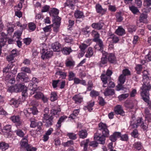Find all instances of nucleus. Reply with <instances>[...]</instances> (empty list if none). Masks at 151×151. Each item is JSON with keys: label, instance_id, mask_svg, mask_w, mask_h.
Listing matches in <instances>:
<instances>
[{"label": "nucleus", "instance_id": "obj_6", "mask_svg": "<svg viewBox=\"0 0 151 151\" xmlns=\"http://www.w3.org/2000/svg\"><path fill=\"white\" fill-rule=\"evenodd\" d=\"M149 91L142 92L141 96L142 99L147 104V106L148 108L151 109V100H150L149 99Z\"/></svg>", "mask_w": 151, "mask_h": 151}, {"label": "nucleus", "instance_id": "obj_46", "mask_svg": "<svg viewBox=\"0 0 151 151\" xmlns=\"http://www.w3.org/2000/svg\"><path fill=\"white\" fill-rule=\"evenodd\" d=\"M79 113V111L78 109H76L74 110L73 114H71L69 118H71L72 119H74L75 117L78 115Z\"/></svg>", "mask_w": 151, "mask_h": 151}, {"label": "nucleus", "instance_id": "obj_15", "mask_svg": "<svg viewBox=\"0 0 151 151\" xmlns=\"http://www.w3.org/2000/svg\"><path fill=\"white\" fill-rule=\"evenodd\" d=\"M104 23L100 21L97 23H93L91 25V27L95 29L100 30L102 29Z\"/></svg>", "mask_w": 151, "mask_h": 151}, {"label": "nucleus", "instance_id": "obj_38", "mask_svg": "<svg viewBox=\"0 0 151 151\" xmlns=\"http://www.w3.org/2000/svg\"><path fill=\"white\" fill-rule=\"evenodd\" d=\"M94 105V102L89 103L87 106H85L83 109L86 110L88 109L89 111H91L93 109L92 107Z\"/></svg>", "mask_w": 151, "mask_h": 151}, {"label": "nucleus", "instance_id": "obj_40", "mask_svg": "<svg viewBox=\"0 0 151 151\" xmlns=\"http://www.w3.org/2000/svg\"><path fill=\"white\" fill-rule=\"evenodd\" d=\"M142 144L140 142H136L134 144V148L138 150H140L142 148Z\"/></svg>", "mask_w": 151, "mask_h": 151}, {"label": "nucleus", "instance_id": "obj_9", "mask_svg": "<svg viewBox=\"0 0 151 151\" xmlns=\"http://www.w3.org/2000/svg\"><path fill=\"white\" fill-rule=\"evenodd\" d=\"M25 100H23L22 97V99L19 98L18 99L13 98L12 99L9 101V103L11 105H13L15 107H17L19 105L22 104V102Z\"/></svg>", "mask_w": 151, "mask_h": 151}, {"label": "nucleus", "instance_id": "obj_52", "mask_svg": "<svg viewBox=\"0 0 151 151\" xmlns=\"http://www.w3.org/2000/svg\"><path fill=\"white\" fill-rule=\"evenodd\" d=\"M143 5L145 7H148L151 6V0H144Z\"/></svg>", "mask_w": 151, "mask_h": 151}, {"label": "nucleus", "instance_id": "obj_59", "mask_svg": "<svg viewBox=\"0 0 151 151\" xmlns=\"http://www.w3.org/2000/svg\"><path fill=\"white\" fill-rule=\"evenodd\" d=\"M128 31L129 32L132 33L135 32L136 30L135 26H130L129 27L128 29Z\"/></svg>", "mask_w": 151, "mask_h": 151}, {"label": "nucleus", "instance_id": "obj_5", "mask_svg": "<svg viewBox=\"0 0 151 151\" xmlns=\"http://www.w3.org/2000/svg\"><path fill=\"white\" fill-rule=\"evenodd\" d=\"M54 118L52 115H44L43 118V122L45 123V125L46 127H48L52 125L53 122V119Z\"/></svg>", "mask_w": 151, "mask_h": 151}, {"label": "nucleus", "instance_id": "obj_4", "mask_svg": "<svg viewBox=\"0 0 151 151\" xmlns=\"http://www.w3.org/2000/svg\"><path fill=\"white\" fill-rule=\"evenodd\" d=\"M149 79L148 76H143V85L142 89V92L149 91L151 88V86L149 84Z\"/></svg>", "mask_w": 151, "mask_h": 151}, {"label": "nucleus", "instance_id": "obj_33", "mask_svg": "<svg viewBox=\"0 0 151 151\" xmlns=\"http://www.w3.org/2000/svg\"><path fill=\"white\" fill-rule=\"evenodd\" d=\"M79 135L80 138L84 139L87 137L88 133L86 130H82L79 131Z\"/></svg>", "mask_w": 151, "mask_h": 151}, {"label": "nucleus", "instance_id": "obj_14", "mask_svg": "<svg viewBox=\"0 0 151 151\" xmlns=\"http://www.w3.org/2000/svg\"><path fill=\"white\" fill-rule=\"evenodd\" d=\"M114 111L115 113L117 115L120 114L122 116L125 115V112L121 105H117L114 108Z\"/></svg>", "mask_w": 151, "mask_h": 151}, {"label": "nucleus", "instance_id": "obj_48", "mask_svg": "<svg viewBox=\"0 0 151 151\" xmlns=\"http://www.w3.org/2000/svg\"><path fill=\"white\" fill-rule=\"evenodd\" d=\"M116 17L117 21L120 22L123 19V17H122L121 12H118L117 13L116 16Z\"/></svg>", "mask_w": 151, "mask_h": 151}, {"label": "nucleus", "instance_id": "obj_12", "mask_svg": "<svg viewBox=\"0 0 151 151\" xmlns=\"http://www.w3.org/2000/svg\"><path fill=\"white\" fill-rule=\"evenodd\" d=\"M10 119L13 123H16V126L17 127L20 126L22 124V122L19 116L14 115L10 117Z\"/></svg>", "mask_w": 151, "mask_h": 151}, {"label": "nucleus", "instance_id": "obj_51", "mask_svg": "<svg viewBox=\"0 0 151 151\" xmlns=\"http://www.w3.org/2000/svg\"><path fill=\"white\" fill-rule=\"evenodd\" d=\"M30 121L31 122L30 126L31 127L35 128L36 127L37 122H36L35 119H30Z\"/></svg>", "mask_w": 151, "mask_h": 151}, {"label": "nucleus", "instance_id": "obj_39", "mask_svg": "<svg viewBox=\"0 0 151 151\" xmlns=\"http://www.w3.org/2000/svg\"><path fill=\"white\" fill-rule=\"evenodd\" d=\"M57 93L54 91L51 92L50 94V99L52 101H54L57 99Z\"/></svg>", "mask_w": 151, "mask_h": 151}, {"label": "nucleus", "instance_id": "obj_56", "mask_svg": "<svg viewBox=\"0 0 151 151\" xmlns=\"http://www.w3.org/2000/svg\"><path fill=\"white\" fill-rule=\"evenodd\" d=\"M42 122H37V125L36 126L37 127L36 131L38 132H40L42 130Z\"/></svg>", "mask_w": 151, "mask_h": 151}, {"label": "nucleus", "instance_id": "obj_2", "mask_svg": "<svg viewBox=\"0 0 151 151\" xmlns=\"http://www.w3.org/2000/svg\"><path fill=\"white\" fill-rule=\"evenodd\" d=\"M15 92L22 91V96L23 100H25L26 97H27V88L24 85L20 83L15 85Z\"/></svg>", "mask_w": 151, "mask_h": 151}, {"label": "nucleus", "instance_id": "obj_30", "mask_svg": "<svg viewBox=\"0 0 151 151\" xmlns=\"http://www.w3.org/2000/svg\"><path fill=\"white\" fill-rule=\"evenodd\" d=\"M116 33L120 36H122L125 34L124 29L121 27H119L116 30Z\"/></svg>", "mask_w": 151, "mask_h": 151}, {"label": "nucleus", "instance_id": "obj_16", "mask_svg": "<svg viewBox=\"0 0 151 151\" xmlns=\"http://www.w3.org/2000/svg\"><path fill=\"white\" fill-rule=\"evenodd\" d=\"M96 9L97 13L100 14L102 15L104 14L106 11V9H103L101 5L97 4L96 6Z\"/></svg>", "mask_w": 151, "mask_h": 151}, {"label": "nucleus", "instance_id": "obj_29", "mask_svg": "<svg viewBox=\"0 0 151 151\" xmlns=\"http://www.w3.org/2000/svg\"><path fill=\"white\" fill-rule=\"evenodd\" d=\"M74 16L76 18L79 19L83 18L85 17L83 13L79 10H77L75 12Z\"/></svg>", "mask_w": 151, "mask_h": 151}, {"label": "nucleus", "instance_id": "obj_36", "mask_svg": "<svg viewBox=\"0 0 151 151\" xmlns=\"http://www.w3.org/2000/svg\"><path fill=\"white\" fill-rule=\"evenodd\" d=\"M67 118V117L65 116H61L58 120L57 122V124L56 125V127L58 128H59L60 127L61 125V124L62 122H63L64 120Z\"/></svg>", "mask_w": 151, "mask_h": 151}, {"label": "nucleus", "instance_id": "obj_62", "mask_svg": "<svg viewBox=\"0 0 151 151\" xmlns=\"http://www.w3.org/2000/svg\"><path fill=\"white\" fill-rule=\"evenodd\" d=\"M99 104L102 106H104L106 103L104 101V99L101 97H99Z\"/></svg>", "mask_w": 151, "mask_h": 151}, {"label": "nucleus", "instance_id": "obj_31", "mask_svg": "<svg viewBox=\"0 0 151 151\" xmlns=\"http://www.w3.org/2000/svg\"><path fill=\"white\" fill-rule=\"evenodd\" d=\"M9 147V144L4 142H0V149L2 151H5Z\"/></svg>", "mask_w": 151, "mask_h": 151}, {"label": "nucleus", "instance_id": "obj_13", "mask_svg": "<svg viewBox=\"0 0 151 151\" xmlns=\"http://www.w3.org/2000/svg\"><path fill=\"white\" fill-rule=\"evenodd\" d=\"M38 111L37 108L35 106H33L32 108H29L27 110L24 111V112L26 114L27 116L32 114L33 115H35L37 113Z\"/></svg>", "mask_w": 151, "mask_h": 151}, {"label": "nucleus", "instance_id": "obj_21", "mask_svg": "<svg viewBox=\"0 0 151 151\" xmlns=\"http://www.w3.org/2000/svg\"><path fill=\"white\" fill-rule=\"evenodd\" d=\"M103 56L101 59V63L103 64L107 63L108 60V53L105 51H103L102 52Z\"/></svg>", "mask_w": 151, "mask_h": 151}, {"label": "nucleus", "instance_id": "obj_19", "mask_svg": "<svg viewBox=\"0 0 151 151\" xmlns=\"http://www.w3.org/2000/svg\"><path fill=\"white\" fill-rule=\"evenodd\" d=\"M53 52L52 51H47L46 52L44 51L42 53L41 58L43 59L45 58H49L52 57V55Z\"/></svg>", "mask_w": 151, "mask_h": 151}, {"label": "nucleus", "instance_id": "obj_58", "mask_svg": "<svg viewBox=\"0 0 151 151\" xmlns=\"http://www.w3.org/2000/svg\"><path fill=\"white\" fill-rule=\"evenodd\" d=\"M17 134L21 137H24V132L21 129H18L16 131Z\"/></svg>", "mask_w": 151, "mask_h": 151}, {"label": "nucleus", "instance_id": "obj_37", "mask_svg": "<svg viewBox=\"0 0 151 151\" xmlns=\"http://www.w3.org/2000/svg\"><path fill=\"white\" fill-rule=\"evenodd\" d=\"M93 54V50L91 47H89L88 48L85 56L87 58H90Z\"/></svg>", "mask_w": 151, "mask_h": 151}, {"label": "nucleus", "instance_id": "obj_20", "mask_svg": "<svg viewBox=\"0 0 151 151\" xmlns=\"http://www.w3.org/2000/svg\"><path fill=\"white\" fill-rule=\"evenodd\" d=\"M101 79L104 84L107 83V81H110L111 79V77L108 76L105 74H102L100 76Z\"/></svg>", "mask_w": 151, "mask_h": 151}, {"label": "nucleus", "instance_id": "obj_1", "mask_svg": "<svg viewBox=\"0 0 151 151\" xmlns=\"http://www.w3.org/2000/svg\"><path fill=\"white\" fill-rule=\"evenodd\" d=\"M99 130L102 132V135L96 134L95 135L94 139L98 140L99 143L104 144L105 143V137H108L109 135V131L107 128L106 124L102 123H100L99 124Z\"/></svg>", "mask_w": 151, "mask_h": 151}, {"label": "nucleus", "instance_id": "obj_28", "mask_svg": "<svg viewBox=\"0 0 151 151\" xmlns=\"http://www.w3.org/2000/svg\"><path fill=\"white\" fill-rule=\"evenodd\" d=\"M147 15L146 14L142 13L139 17V21L140 22L146 23L147 22Z\"/></svg>", "mask_w": 151, "mask_h": 151}, {"label": "nucleus", "instance_id": "obj_44", "mask_svg": "<svg viewBox=\"0 0 151 151\" xmlns=\"http://www.w3.org/2000/svg\"><path fill=\"white\" fill-rule=\"evenodd\" d=\"M129 96L128 93L122 94L118 97L119 101H122L126 99Z\"/></svg>", "mask_w": 151, "mask_h": 151}, {"label": "nucleus", "instance_id": "obj_34", "mask_svg": "<svg viewBox=\"0 0 151 151\" xmlns=\"http://www.w3.org/2000/svg\"><path fill=\"white\" fill-rule=\"evenodd\" d=\"M66 6H68L72 9L74 6L73 1L70 0H67L64 4V7H65Z\"/></svg>", "mask_w": 151, "mask_h": 151}, {"label": "nucleus", "instance_id": "obj_55", "mask_svg": "<svg viewBox=\"0 0 151 151\" xmlns=\"http://www.w3.org/2000/svg\"><path fill=\"white\" fill-rule=\"evenodd\" d=\"M67 135L69 137L70 139H75L77 138L76 134L73 133H68Z\"/></svg>", "mask_w": 151, "mask_h": 151}, {"label": "nucleus", "instance_id": "obj_50", "mask_svg": "<svg viewBox=\"0 0 151 151\" xmlns=\"http://www.w3.org/2000/svg\"><path fill=\"white\" fill-rule=\"evenodd\" d=\"M21 70L24 72L31 73V71L29 68L23 67L21 68Z\"/></svg>", "mask_w": 151, "mask_h": 151}, {"label": "nucleus", "instance_id": "obj_22", "mask_svg": "<svg viewBox=\"0 0 151 151\" xmlns=\"http://www.w3.org/2000/svg\"><path fill=\"white\" fill-rule=\"evenodd\" d=\"M52 47L53 51H54L58 52L61 50L60 45L57 42L53 43L52 44Z\"/></svg>", "mask_w": 151, "mask_h": 151}, {"label": "nucleus", "instance_id": "obj_57", "mask_svg": "<svg viewBox=\"0 0 151 151\" xmlns=\"http://www.w3.org/2000/svg\"><path fill=\"white\" fill-rule=\"evenodd\" d=\"M52 25H49L43 28L44 31L45 32H48L51 31V28Z\"/></svg>", "mask_w": 151, "mask_h": 151}, {"label": "nucleus", "instance_id": "obj_49", "mask_svg": "<svg viewBox=\"0 0 151 151\" xmlns=\"http://www.w3.org/2000/svg\"><path fill=\"white\" fill-rule=\"evenodd\" d=\"M126 77L123 74L121 75L119 78V80L121 84H124L125 82Z\"/></svg>", "mask_w": 151, "mask_h": 151}, {"label": "nucleus", "instance_id": "obj_25", "mask_svg": "<svg viewBox=\"0 0 151 151\" xmlns=\"http://www.w3.org/2000/svg\"><path fill=\"white\" fill-rule=\"evenodd\" d=\"M72 99L75 101V103L77 104L81 103L83 100V98L79 95H75Z\"/></svg>", "mask_w": 151, "mask_h": 151}, {"label": "nucleus", "instance_id": "obj_17", "mask_svg": "<svg viewBox=\"0 0 151 151\" xmlns=\"http://www.w3.org/2000/svg\"><path fill=\"white\" fill-rule=\"evenodd\" d=\"M121 135V133L120 132H115L112 135L110 136L109 139L112 142H115L117 138L120 137Z\"/></svg>", "mask_w": 151, "mask_h": 151}, {"label": "nucleus", "instance_id": "obj_61", "mask_svg": "<svg viewBox=\"0 0 151 151\" xmlns=\"http://www.w3.org/2000/svg\"><path fill=\"white\" fill-rule=\"evenodd\" d=\"M88 46L86 44H83L79 46V48L82 52H85V50L87 47Z\"/></svg>", "mask_w": 151, "mask_h": 151}, {"label": "nucleus", "instance_id": "obj_11", "mask_svg": "<svg viewBox=\"0 0 151 151\" xmlns=\"http://www.w3.org/2000/svg\"><path fill=\"white\" fill-rule=\"evenodd\" d=\"M17 79L19 81H23L25 82L28 81V78L27 75L23 73H19L17 76Z\"/></svg>", "mask_w": 151, "mask_h": 151}, {"label": "nucleus", "instance_id": "obj_53", "mask_svg": "<svg viewBox=\"0 0 151 151\" xmlns=\"http://www.w3.org/2000/svg\"><path fill=\"white\" fill-rule=\"evenodd\" d=\"M29 27L31 31H33L35 29L36 25L34 23L31 22L29 24Z\"/></svg>", "mask_w": 151, "mask_h": 151}, {"label": "nucleus", "instance_id": "obj_41", "mask_svg": "<svg viewBox=\"0 0 151 151\" xmlns=\"http://www.w3.org/2000/svg\"><path fill=\"white\" fill-rule=\"evenodd\" d=\"M56 74L57 75L60 76V77L63 79H65L66 76V73L62 72L61 70H59L56 72Z\"/></svg>", "mask_w": 151, "mask_h": 151}, {"label": "nucleus", "instance_id": "obj_35", "mask_svg": "<svg viewBox=\"0 0 151 151\" xmlns=\"http://www.w3.org/2000/svg\"><path fill=\"white\" fill-rule=\"evenodd\" d=\"M59 13V10L57 9L53 8L50 11V15L53 17L58 16Z\"/></svg>", "mask_w": 151, "mask_h": 151}, {"label": "nucleus", "instance_id": "obj_27", "mask_svg": "<svg viewBox=\"0 0 151 151\" xmlns=\"http://www.w3.org/2000/svg\"><path fill=\"white\" fill-rule=\"evenodd\" d=\"M91 35L93 37V41H96L99 39L100 35L98 32L95 30H93L91 32Z\"/></svg>", "mask_w": 151, "mask_h": 151}, {"label": "nucleus", "instance_id": "obj_7", "mask_svg": "<svg viewBox=\"0 0 151 151\" xmlns=\"http://www.w3.org/2000/svg\"><path fill=\"white\" fill-rule=\"evenodd\" d=\"M15 65L12 62L8 64L6 67L4 68L3 72L7 73L10 71L13 73H16L17 72V68H15Z\"/></svg>", "mask_w": 151, "mask_h": 151}, {"label": "nucleus", "instance_id": "obj_42", "mask_svg": "<svg viewBox=\"0 0 151 151\" xmlns=\"http://www.w3.org/2000/svg\"><path fill=\"white\" fill-rule=\"evenodd\" d=\"M94 42L98 43V45L100 47V49H99V50L102 51L103 50V49L104 47V45L103 42L99 38L97 40V41Z\"/></svg>", "mask_w": 151, "mask_h": 151}, {"label": "nucleus", "instance_id": "obj_10", "mask_svg": "<svg viewBox=\"0 0 151 151\" xmlns=\"http://www.w3.org/2000/svg\"><path fill=\"white\" fill-rule=\"evenodd\" d=\"M31 89L32 91H33V93L32 92H31L30 93L32 95L35 93L34 96V97L36 99H40L43 97V94L39 91L40 89L39 87L37 88H32Z\"/></svg>", "mask_w": 151, "mask_h": 151}, {"label": "nucleus", "instance_id": "obj_47", "mask_svg": "<svg viewBox=\"0 0 151 151\" xmlns=\"http://www.w3.org/2000/svg\"><path fill=\"white\" fill-rule=\"evenodd\" d=\"M54 24L60 25L61 23V18L58 16L54 17Z\"/></svg>", "mask_w": 151, "mask_h": 151}, {"label": "nucleus", "instance_id": "obj_18", "mask_svg": "<svg viewBox=\"0 0 151 151\" xmlns=\"http://www.w3.org/2000/svg\"><path fill=\"white\" fill-rule=\"evenodd\" d=\"M108 60L111 63H115L116 60V57L113 53H108Z\"/></svg>", "mask_w": 151, "mask_h": 151}, {"label": "nucleus", "instance_id": "obj_3", "mask_svg": "<svg viewBox=\"0 0 151 151\" xmlns=\"http://www.w3.org/2000/svg\"><path fill=\"white\" fill-rule=\"evenodd\" d=\"M28 141L27 139V137H25L22 140L20 143L21 146L26 149L27 151H36L37 148L32 147L29 145L28 143Z\"/></svg>", "mask_w": 151, "mask_h": 151}, {"label": "nucleus", "instance_id": "obj_60", "mask_svg": "<svg viewBox=\"0 0 151 151\" xmlns=\"http://www.w3.org/2000/svg\"><path fill=\"white\" fill-rule=\"evenodd\" d=\"M90 95L92 97H96L99 95V93L98 91L93 90L91 92Z\"/></svg>", "mask_w": 151, "mask_h": 151}, {"label": "nucleus", "instance_id": "obj_54", "mask_svg": "<svg viewBox=\"0 0 151 151\" xmlns=\"http://www.w3.org/2000/svg\"><path fill=\"white\" fill-rule=\"evenodd\" d=\"M131 134L134 138H137L138 136V131L136 129H134L131 133Z\"/></svg>", "mask_w": 151, "mask_h": 151}, {"label": "nucleus", "instance_id": "obj_24", "mask_svg": "<svg viewBox=\"0 0 151 151\" xmlns=\"http://www.w3.org/2000/svg\"><path fill=\"white\" fill-rule=\"evenodd\" d=\"M89 142V139H87L82 141L80 143L81 146V147L83 146V151H87V147L88 146V144Z\"/></svg>", "mask_w": 151, "mask_h": 151}, {"label": "nucleus", "instance_id": "obj_26", "mask_svg": "<svg viewBox=\"0 0 151 151\" xmlns=\"http://www.w3.org/2000/svg\"><path fill=\"white\" fill-rule=\"evenodd\" d=\"M104 93L106 96L112 95L115 93L114 91V89H110L107 88L106 89L105 91L104 92Z\"/></svg>", "mask_w": 151, "mask_h": 151}, {"label": "nucleus", "instance_id": "obj_63", "mask_svg": "<svg viewBox=\"0 0 151 151\" xmlns=\"http://www.w3.org/2000/svg\"><path fill=\"white\" fill-rule=\"evenodd\" d=\"M60 25H59V24H54L53 30L56 33L58 32Z\"/></svg>", "mask_w": 151, "mask_h": 151}, {"label": "nucleus", "instance_id": "obj_43", "mask_svg": "<svg viewBox=\"0 0 151 151\" xmlns=\"http://www.w3.org/2000/svg\"><path fill=\"white\" fill-rule=\"evenodd\" d=\"M129 9L134 14H136L137 13L139 12V10L138 9L137 7L134 6H129Z\"/></svg>", "mask_w": 151, "mask_h": 151}, {"label": "nucleus", "instance_id": "obj_8", "mask_svg": "<svg viewBox=\"0 0 151 151\" xmlns=\"http://www.w3.org/2000/svg\"><path fill=\"white\" fill-rule=\"evenodd\" d=\"M141 119H142V118L136 119L134 116L132 115L130 121V125L132 128H137L141 123Z\"/></svg>", "mask_w": 151, "mask_h": 151}, {"label": "nucleus", "instance_id": "obj_45", "mask_svg": "<svg viewBox=\"0 0 151 151\" xmlns=\"http://www.w3.org/2000/svg\"><path fill=\"white\" fill-rule=\"evenodd\" d=\"M110 38L112 39L113 42L114 43H117L119 40V38L114 34L110 35V37L109 39Z\"/></svg>", "mask_w": 151, "mask_h": 151}, {"label": "nucleus", "instance_id": "obj_64", "mask_svg": "<svg viewBox=\"0 0 151 151\" xmlns=\"http://www.w3.org/2000/svg\"><path fill=\"white\" fill-rule=\"evenodd\" d=\"M122 74H123L126 77V76H128L130 75V71L127 69H125L123 70L122 71Z\"/></svg>", "mask_w": 151, "mask_h": 151}, {"label": "nucleus", "instance_id": "obj_32", "mask_svg": "<svg viewBox=\"0 0 151 151\" xmlns=\"http://www.w3.org/2000/svg\"><path fill=\"white\" fill-rule=\"evenodd\" d=\"M63 54L65 55H69L72 52V50L70 47H65L61 50Z\"/></svg>", "mask_w": 151, "mask_h": 151}, {"label": "nucleus", "instance_id": "obj_23", "mask_svg": "<svg viewBox=\"0 0 151 151\" xmlns=\"http://www.w3.org/2000/svg\"><path fill=\"white\" fill-rule=\"evenodd\" d=\"M1 35L2 37L0 39V45L1 47L4 45L7 41V35L2 33Z\"/></svg>", "mask_w": 151, "mask_h": 151}]
</instances>
